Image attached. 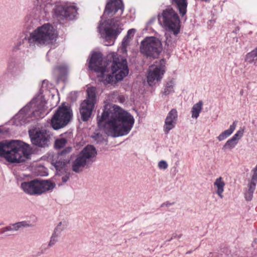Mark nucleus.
<instances>
[{"instance_id": "11", "label": "nucleus", "mask_w": 257, "mask_h": 257, "mask_svg": "<svg viewBox=\"0 0 257 257\" xmlns=\"http://www.w3.org/2000/svg\"><path fill=\"white\" fill-rule=\"evenodd\" d=\"M96 89L89 87L87 89V97L81 104L80 113L81 118L84 121L88 120L90 117L95 102Z\"/></svg>"}, {"instance_id": "37", "label": "nucleus", "mask_w": 257, "mask_h": 257, "mask_svg": "<svg viewBox=\"0 0 257 257\" xmlns=\"http://www.w3.org/2000/svg\"><path fill=\"white\" fill-rule=\"evenodd\" d=\"M17 63L15 59L11 58L9 60L8 62V68L10 70H12L14 68L16 67Z\"/></svg>"}, {"instance_id": "38", "label": "nucleus", "mask_w": 257, "mask_h": 257, "mask_svg": "<svg viewBox=\"0 0 257 257\" xmlns=\"http://www.w3.org/2000/svg\"><path fill=\"white\" fill-rule=\"evenodd\" d=\"M167 163L164 160L160 161L158 163V167L160 169L165 170L168 168Z\"/></svg>"}, {"instance_id": "31", "label": "nucleus", "mask_w": 257, "mask_h": 257, "mask_svg": "<svg viewBox=\"0 0 257 257\" xmlns=\"http://www.w3.org/2000/svg\"><path fill=\"white\" fill-rule=\"evenodd\" d=\"M237 144V141L232 138L229 139L223 146V149H232Z\"/></svg>"}, {"instance_id": "12", "label": "nucleus", "mask_w": 257, "mask_h": 257, "mask_svg": "<svg viewBox=\"0 0 257 257\" xmlns=\"http://www.w3.org/2000/svg\"><path fill=\"white\" fill-rule=\"evenodd\" d=\"M42 106H43V103L40 105H38V99L34 98L15 115L14 119L20 124H22L26 122L28 118L35 116V113L38 110H40Z\"/></svg>"}, {"instance_id": "48", "label": "nucleus", "mask_w": 257, "mask_h": 257, "mask_svg": "<svg viewBox=\"0 0 257 257\" xmlns=\"http://www.w3.org/2000/svg\"><path fill=\"white\" fill-rule=\"evenodd\" d=\"M98 137H99V135L98 134L96 135V136H95L96 138Z\"/></svg>"}, {"instance_id": "19", "label": "nucleus", "mask_w": 257, "mask_h": 257, "mask_svg": "<svg viewBox=\"0 0 257 257\" xmlns=\"http://www.w3.org/2000/svg\"><path fill=\"white\" fill-rule=\"evenodd\" d=\"M252 173L251 179L248 184L244 192V197L247 201H250L253 196L257 183V165L251 170Z\"/></svg>"}, {"instance_id": "25", "label": "nucleus", "mask_w": 257, "mask_h": 257, "mask_svg": "<svg viewBox=\"0 0 257 257\" xmlns=\"http://www.w3.org/2000/svg\"><path fill=\"white\" fill-rule=\"evenodd\" d=\"M128 46V31L127 32V34L125 37L124 38L122 43L121 46L118 49V51L124 54H126L127 52V47Z\"/></svg>"}, {"instance_id": "50", "label": "nucleus", "mask_w": 257, "mask_h": 257, "mask_svg": "<svg viewBox=\"0 0 257 257\" xmlns=\"http://www.w3.org/2000/svg\"><path fill=\"white\" fill-rule=\"evenodd\" d=\"M2 224L0 223V225H2Z\"/></svg>"}, {"instance_id": "43", "label": "nucleus", "mask_w": 257, "mask_h": 257, "mask_svg": "<svg viewBox=\"0 0 257 257\" xmlns=\"http://www.w3.org/2000/svg\"><path fill=\"white\" fill-rule=\"evenodd\" d=\"M252 246L254 247H257V232L256 233V237L252 243Z\"/></svg>"}, {"instance_id": "26", "label": "nucleus", "mask_w": 257, "mask_h": 257, "mask_svg": "<svg viewBox=\"0 0 257 257\" xmlns=\"http://www.w3.org/2000/svg\"><path fill=\"white\" fill-rule=\"evenodd\" d=\"M174 85L175 83L173 80L168 82L165 86L164 90L162 92V94L166 96L174 92Z\"/></svg>"}, {"instance_id": "6", "label": "nucleus", "mask_w": 257, "mask_h": 257, "mask_svg": "<svg viewBox=\"0 0 257 257\" xmlns=\"http://www.w3.org/2000/svg\"><path fill=\"white\" fill-rule=\"evenodd\" d=\"M55 184L49 180L40 181L38 179L21 183V188L23 191L30 195H40L48 191L52 190Z\"/></svg>"}, {"instance_id": "49", "label": "nucleus", "mask_w": 257, "mask_h": 257, "mask_svg": "<svg viewBox=\"0 0 257 257\" xmlns=\"http://www.w3.org/2000/svg\"><path fill=\"white\" fill-rule=\"evenodd\" d=\"M45 80H44V81H43V83H45Z\"/></svg>"}, {"instance_id": "7", "label": "nucleus", "mask_w": 257, "mask_h": 257, "mask_svg": "<svg viewBox=\"0 0 257 257\" xmlns=\"http://www.w3.org/2000/svg\"><path fill=\"white\" fill-rule=\"evenodd\" d=\"M121 30L120 23L117 19H108L104 22H100L98 27L101 37L106 42L112 41V44Z\"/></svg>"}, {"instance_id": "40", "label": "nucleus", "mask_w": 257, "mask_h": 257, "mask_svg": "<svg viewBox=\"0 0 257 257\" xmlns=\"http://www.w3.org/2000/svg\"><path fill=\"white\" fill-rule=\"evenodd\" d=\"M69 179V175L66 174L65 176L62 177L61 180L63 183H66Z\"/></svg>"}, {"instance_id": "8", "label": "nucleus", "mask_w": 257, "mask_h": 257, "mask_svg": "<svg viewBox=\"0 0 257 257\" xmlns=\"http://www.w3.org/2000/svg\"><path fill=\"white\" fill-rule=\"evenodd\" d=\"M97 154L95 148L91 145H88L84 148L77 156L76 159L73 162L72 170L79 173L87 164L92 162V159Z\"/></svg>"}, {"instance_id": "23", "label": "nucleus", "mask_w": 257, "mask_h": 257, "mask_svg": "<svg viewBox=\"0 0 257 257\" xmlns=\"http://www.w3.org/2000/svg\"><path fill=\"white\" fill-rule=\"evenodd\" d=\"M244 61L247 64H255L257 61V47L246 54Z\"/></svg>"}, {"instance_id": "3", "label": "nucleus", "mask_w": 257, "mask_h": 257, "mask_svg": "<svg viewBox=\"0 0 257 257\" xmlns=\"http://www.w3.org/2000/svg\"><path fill=\"white\" fill-rule=\"evenodd\" d=\"M32 154L30 146L19 140L5 141L0 143V156L8 162L20 163L30 158Z\"/></svg>"}, {"instance_id": "17", "label": "nucleus", "mask_w": 257, "mask_h": 257, "mask_svg": "<svg viewBox=\"0 0 257 257\" xmlns=\"http://www.w3.org/2000/svg\"><path fill=\"white\" fill-rule=\"evenodd\" d=\"M178 119V112L176 109H172L168 113L163 125V131L165 134L173 129L177 123Z\"/></svg>"}, {"instance_id": "15", "label": "nucleus", "mask_w": 257, "mask_h": 257, "mask_svg": "<svg viewBox=\"0 0 257 257\" xmlns=\"http://www.w3.org/2000/svg\"><path fill=\"white\" fill-rule=\"evenodd\" d=\"M32 144L41 148L48 147L50 144V136L45 130H35L29 131Z\"/></svg>"}, {"instance_id": "2", "label": "nucleus", "mask_w": 257, "mask_h": 257, "mask_svg": "<svg viewBox=\"0 0 257 257\" xmlns=\"http://www.w3.org/2000/svg\"><path fill=\"white\" fill-rule=\"evenodd\" d=\"M97 123L99 127L103 126L108 136H123L128 130V113L117 105L105 107L101 117H97Z\"/></svg>"}, {"instance_id": "34", "label": "nucleus", "mask_w": 257, "mask_h": 257, "mask_svg": "<svg viewBox=\"0 0 257 257\" xmlns=\"http://www.w3.org/2000/svg\"><path fill=\"white\" fill-rule=\"evenodd\" d=\"M244 128H240L233 135V136L232 137V138L234 139V140L237 141V142L238 143V141L243 136V135L244 133Z\"/></svg>"}, {"instance_id": "29", "label": "nucleus", "mask_w": 257, "mask_h": 257, "mask_svg": "<svg viewBox=\"0 0 257 257\" xmlns=\"http://www.w3.org/2000/svg\"><path fill=\"white\" fill-rule=\"evenodd\" d=\"M68 226V223L66 221L60 222L55 227L54 231L61 234V232L65 229Z\"/></svg>"}, {"instance_id": "35", "label": "nucleus", "mask_w": 257, "mask_h": 257, "mask_svg": "<svg viewBox=\"0 0 257 257\" xmlns=\"http://www.w3.org/2000/svg\"><path fill=\"white\" fill-rule=\"evenodd\" d=\"M51 247L52 246L49 245V243L48 244L47 243L42 244L39 248L40 251L38 252L39 255H40L41 254H42L45 253L49 249V248Z\"/></svg>"}, {"instance_id": "27", "label": "nucleus", "mask_w": 257, "mask_h": 257, "mask_svg": "<svg viewBox=\"0 0 257 257\" xmlns=\"http://www.w3.org/2000/svg\"><path fill=\"white\" fill-rule=\"evenodd\" d=\"M60 235V233L54 231L50 237V239L49 241V245L52 247L53 246L59 241Z\"/></svg>"}, {"instance_id": "36", "label": "nucleus", "mask_w": 257, "mask_h": 257, "mask_svg": "<svg viewBox=\"0 0 257 257\" xmlns=\"http://www.w3.org/2000/svg\"><path fill=\"white\" fill-rule=\"evenodd\" d=\"M52 0H37L38 5L45 10V7L51 4Z\"/></svg>"}, {"instance_id": "33", "label": "nucleus", "mask_w": 257, "mask_h": 257, "mask_svg": "<svg viewBox=\"0 0 257 257\" xmlns=\"http://www.w3.org/2000/svg\"><path fill=\"white\" fill-rule=\"evenodd\" d=\"M67 143V140L64 138L57 140L55 141V146L56 148L60 149L64 147Z\"/></svg>"}, {"instance_id": "41", "label": "nucleus", "mask_w": 257, "mask_h": 257, "mask_svg": "<svg viewBox=\"0 0 257 257\" xmlns=\"http://www.w3.org/2000/svg\"><path fill=\"white\" fill-rule=\"evenodd\" d=\"M9 231L6 230V226L2 228L1 229V233L2 234H5L6 235H9L10 234L8 233Z\"/></svg>"}, {"instance_id": "47", "label": "nucleus", "mask_w": 257, "mask_h": 257, "mask_svg": "<svg viewBox=\"0 0 257 257\" xmlns=\"http://www.w3.org/2000/svg\"><path fill=\"white\" fill-rule=\"evenodd\" d=\"M111 45V44H110V43L106 44V45H107V46Z\"/></svg>"}, {"instance_id": "44", "label": "nucleus", "mask_w": 257, "mask_h": 257, "mask_svg": "<svg viewBox=\"0 0 257 257\" xmlns=\"http://www.w3.org/2000/svg\"><path fill=\"white\" fill-rule=\"evenodd\" d=\"M6 230L9 231V232H14L10 224L6 226Z\"/></svg>"}, {"instance_id": "5", "label": "nucleus", "mask_w": 257, "mask_h": 257, "mask_svg": "<svg viewBox=\"0 0 257 257\" xmlns=\"http://www.w3.org/2000/svg\"><path fill=\"white\" fill-rule=\"evenodd\" d=\"M159 24L166 30L177 35L180 29V21L177 13L170 7H167L158 15Z\"/></svg>"}, {"instance_id": "39", "label": "nucleus", "mask_w": 257, "mask_h": 257, "mask_svg": "<svg viewBox=\"0 0 257 257\" xmlns=\"http://www.w3.org/2000/svg\"><path fill=\"white\" fill-rule=\"evenodd\" d=\"M135 122L134 117L130 114V131L132 129Z\"/></svg>"}, {"instance_id": "30", "label": "nucleus", "mask_w": 257, "mask_h": 257, "mask_svg": "<svg viewBox=\"0 0 257 257\" xmlns=\"http://www.w3.org/2000/svg\"><path fill=\"white\" fill-rule=\"evenodd\" d=\"M166 45L167 46V49L170 50L172 47H174L175 41L171 36H169L168 34H166Z\"/></svg>"}, {"instance_id": "42", "label": "nucleus", "mask_w": 257, "mask_h": 257, "mask_svg": "<svg viewBox=\"0 0 257 257\" xmlns=\"http://www.w3.org/2000/svg\"><path fill=\"white\" fill-rule=\"evenodd\" d=\"M67 68L65 66H60L59 67V70L60 72H62L65 74L66 72Z\"/></svg>"}, {"instance_id": "28", "label": "nucleus", "mask_w": 257, "mask_h": 257, "mask_svg": "<svg viewBox=\"0 0 257 257\" xmlns=\"http://www.w3.org/2000/svg\"><path fill=\"white\" fill-rule=\"evenodd\" d=\"M10 225L14 231H17L23 227L29 226V224L25 221L18 222L17 223L10 224Z\"/></svg>"}, {"instance_id": "24", "label": "nucleus", "mask_w": 257, "mask_h": 257, "mask_svg": "<svg viewBox=\"0 0 257 257\" xmlns=\"http://www.w3.org/2000/svg\"><path fill=\"white\" fill-rule=\"evenodd\" d=\"M203 102L199 101L198 102L193 105L191 109V117L193 118H197L199 114L202 109Z\"/></svg>"}, {"instance_id": "1", "label": "nucleus", "mask_w": 257, "mask_h": 257, "mask_svg": "<svg viewBox=\"0 0 257 257\" xmlns=\"http://www.w3.org/2000/svg\"><path fill=\"white\" fill-rule=\"evenodd\" d=\"M108 62H104L100 52H94L89 61V68L100 73L98 76L101 80L108 83L115 80H122L128 73L127 61L125 59L118 56L115 52H110L107 56Z\"/></svg>"}, {"instance_id": "45", "label": "nucleus", "mask_w": 257, "mask_h": 257, "mask_svg": "<svg viewBox=\"0 0 257 257\" xmlns=\"http://www.w3.org/2000/svg\"><path fill=\"white\" fill-rule=\"evenodd\" d=\"M135 32L136 30L135 29H130V37L131 36V35H134Z\"/></svg>"}, {"instance_id": "14", "label": "nucleus", "mask_w": 257, "mask_h": 257, "mask_svg": "<svg viewBox=\"0 0 257 257\" xmlns=\"http://www.w3.org/2000/svg\"><path fill=\"white\" fill-rule=\"evenodd\" d=\"M54 13L55 17L59 19L68 18L72 20L76 16L77 9L76 6L72 4L61 3L56 5Z\"/></svg>"}, {"instance_id": "22", "label": "nucleus", "mask_w": 257, "mask_h": 257, "mask_svg": "<svg viewBox=\"0 0 257 257\" xmlns=\"http://www.w3.org/2000/svg\"><path fill=\"white\" fill-rule=\"evenodd\" d=\"M236 126V122L234 121L229 126V128L222 133L218 137L217 139L219 141H222L229 137L235 130Z\"/></svg>"}, {"instance_id": "18", "label": "nucleus", "mask_w": 257, "mask_h": 257, "mask_svg": "<svg viewBox=\"0 0 257 257\" xmlns=\"http://www.w3.org/2000/svg\"><path fill=\"white\" fill-rule=\"evenodd\" d=\"M122 11L123 6L121 0H111L106 5L104 15H112L118 12H119L120 15Z\"/></svg>"}, {"instance_id": "10", "label": "nucleus", "mask_w": 257, "mask_h": 257, "mask_svg": "<svg viewBox=\"0 0 257 257\" xmlns=\"http://www.w3.org/2000/svg\"><path fill=\"white\" fill-rule=\"evenodd\" d=\"M161 50V41L155 37H147L142 42L141 51L147 57L157 58Z\"/></svg>"}, {"instance_id": "13", "label": "nucleus", "mask_w": 257, "mask_h": 257, "mask_svg": "<svg viewBox=\"0 0 257 257\" xmlns=\"http://www.w3.org/2000/svg\"><path fill=\"white\" fill-rule=\"evenodd\" d=\"M71 113L67 107H59L51 118V124L54 130L62 128L67 124Z\"/></svg>"}, {"instance_id": "16", "label": "nucleus", "mask_w": 257, "mask_h": 257, "mask_svg": "<svg viewBox=\"0 0 257 257\" xmlns=\"http://www.w3.org/2000/svg\"><path fill=\"white\" fill-rule=\"evenodd\" d=\"M71 150L72 148L71 147H68L65 149L58 154L57 160L55 162L54 160H53L52 164L54 165L56 170L60 171L65 169L66 165L70 161L69 157H66V155L70 153Z\"/></svg>"}, {"instance_id": "9", "label": "nucleus", "mask_w": 257, "mask_h": 257, "mask_svg": "<svg viewBox=\"0 0 257 257\" xmlns=\"http://www.w3.org/2000/svg\"><path fill=\"white\" fill-rule=\"evenodd\" d=\"M166 71V62L164 59L156 61L150 66L147 75V82L153 86L162 79Z\"/></svg>"}, {"instance_id": "21", "label": "nucleus", "mask_w": 257, "mask_h": 257, "mask_svg": "<svg viewBox=\"0 0 257 257\" xmlns=\"http://www.w3.org/2000/svg\"><path fill=\"white\" fill-rule=\"evenodd\" d=\"M214 187L215 189V192L216 194L220 198H223V193L224 191V187L225 183L221 177L217 178L214 183Z\"/></svg>"}, {"instance_id": "4", "label": "nucleus", "mask_w": 257, "mask_h": 257, "mask_svg": "<svg viewBox=\"0 0 257 257\" xmlns=\"http://www.w3.org/2000/svg\"><path fill=\"white\" fill-rule=\"evenodd\" d=\"M56 37L57 33L54 27L46 24L31 33L28 41L31 47H42L53 44Z\"/></svg>"}, {"instance_id": "32", "label": "nucleus", "mask_w": 257, "mask_h": 257, "mask_svg": "<svg viewBox=\"0 0 257 257\" xmlns=\"http://www.w3.org/2000/svg\"><path fill=\"white\" fill-rule=\"evenodd\" d=\"M26 39L25 37L22 40L17 42L13 47L12 51L14 52H16L21 49L22 46L24 44L25 40Z\"/></svg>"}, {"instance_id": "46", "label": "nucleus", "mask_w": 257, "mask_h": 257, "mask_svg": "<svg viewBox=\"0 0 257 257\" xmlns=\"http://www.w3.org/2000/svg\"><path fill=\"white\" fill-rule=\"evenodd\" d=\"M173 203H168V202H167L165 204L167 205V206H168V205H172Z\"/></svg>"}, {"instance_id": "20", "label": "nucleus", "mask_w": 257, "mask_h": 257, "mask_svg": "<svg viewBox=\"0 0 257 257\" xmlns=\"http://www.w3.org/2000/svg\"><path fill=\"white\" fill-rule=\"evenodd\" d=\"M170 3L179 10L182 16L186 15L188 3L187 0H170Z\"/></svg>"}]
</instances>
